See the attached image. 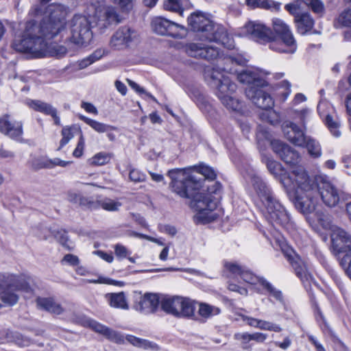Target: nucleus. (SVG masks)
Wrapping results in <instances>:
<instances>
[{
    "mask_svg": "<svg viewBox=\"0 0 351 351\" xmlns=\"http://www.w3.org/2000/svg\"><path fill=\"white\" fill-rule=\"evenodd\" d=\"M104 54V51L102 49H97L93 53H91L88 57L90 60L93 62L99 60Z\"/></svg>",
    "mask_w": 351,
    "mask_h": 351,
    "instance_id": "nucleus-64",
    "label": "nucleus"
},
{
    "mask_svg": "<svg viewBox=\"0 0 351 351\" xmlns=\"http://www.w3.org/2000/svg\"><path fill=\"white\" fill-rule=\"evenodd\" d=\"M220 312V308L217 306L206 303L199 304L198 313L203 318L208 319L212 316L219 314Z\"/></svg>",
    "mask_w": 351,
    "mask_h": 351,
    "instance_id": "nucleus-32",
    "label": "nucleus"
},
{
    "mask_svg": "<svg viewBox=\"0 0 351 351\" xmlns=\"http://www.w3.org/2000/svg\"><path fill=\"white\" fill-rule=\"evenodd\" d=\"M104 16L106 21L104 24L105 27L106 26V24L112 25L117 24L120 22L119 16L113 8H108L106 9Z\"/></svg>",
    "mask_w": 351,
    "mask_h": 351,
    "instance_id": "nucleus-35",
    "label": "nucleus"
},
{
    "mask_svg": "<svg viewBox=\"0 0 351 351\" xmlns=\"http://www.w3.org/2000/svg\"><path fill=\"white\" fill-rule=\"evenodd\" d=\"M128 82L130 86L134 90H135L137 93L140 94H145L147 96L150 97L153 101H156V99L152 94L147 93L145 90V89L141 87L137 83L130 80H128Z\"/></svg>",
    "mask_w": 351,
    "mask_h": 351,
    "instance_id": "nucleus-53",
    "label": "nucleus"
},
{
    "mask_svg": "<svg viewBox=\"0 0 351 351\" xmlns=\"http://www.w3.org/2000/svg\"><path fill=\"white\" fill-rule=\"evenodd\" d=\"M199 173L209 181H213L216 178L215 171L210 167L206 165H201L199 167Z\"/></svg>",
    "mask_w": 351,
    "mask_h": 351,
    "instance_id": "nucleus-45",
    "label": "nucleus"
},
{
    "mask_svg": "<svg viewBox=\"0 0 351 351\" xmlns=\"http://www.w3.org/2000/svg\"><path fill=\"white\" fill-rule=\"evenodd\" d=\"M28 106L35 111L43 113L45 115H49L54 108L51 104L36 99L30 100L28 102Z\"/></svg>",
    "mask_w": 351,
    "mask_h": 351,
    "instance_id": "nucleus-31",
    "label": "nucleus"
},
{
    "mask_svg": "<svg viewBox=\"0 0 351 351\" xmlns=\"http://www.w3.org/2000/svg\"><path fill=\"white\" fill-rule=\"evenodd\" d=\"M240 34L253 40L261 41L263 40V24L250 21L241 29Z\"/></svg>",
    "mask_w": 351,
    "mask_h": 351,
    "instance_id": "nucleus-25",
    "label": "nucleus"
},
{
    "mask_svg": "<svg viewBox=\"0 0 351 351\" xmlns=\"http://www.w3.org/2000/svg\"><path fill=\"white\" fill-rule=\"evenodd\" d=\"M160 304L162 311L175 317H195V306L189 298L180 296L165 298L161 300Z\"/></svg>",
    "mask_w": 351,
    "mask_h": 351,
    "instance_id": "nucleus-10",
    "label": "nucleus"
},
{
    "mask_svg": "<svg viewBox=\"0 0 351 351\" xmlns=\"http://www.w3.org/2000/svg\"><path fill=\"white\" fill-rule=\"evenodd\" d=\"M121 205L120 202L112 199H106L101 202V208L108 211H116Z\"/></svg>",
    "mask_w": 351,
    "mask_h": 351,
    "instance_id": "nucleus-46",
    "label": "nucleus"
},
{
    "mask_svg": "<svg viewBox=\"0 0 351 351\" xmlns=\"http://www.w3.org/2000/svg\"><path fill=\"white\" fill-rule=\"evenodd\" d=\"M265 207H266V214L265 217L268 221L274 226H284L289 220V217L281 204L270 195H267L266 201H265Z\"/></svg>",
    "mask_w": 351,
    "mask_h": 351,
    "instance_id": "nucleus-13",
    "label": "nucleus"
},
{
    "mask_svg": "<svg viewBox=\"0 0 351 351\" xmlns=\"http://www.w3.org/2000/svg\"><path fill=\"white\" fill-rule=\"evenodd\" d=\"M55 237L65 249L69 251H72L74 249V245L71 241L67 235V232L65 230H61L57 231L55 234Z\"/></svg>",
    "mask_w": 351,
    "mask_h": 351,
    "instance_id": "nucleus-34",
    "label": "nucleus"
},
{
    "mask_svg": "<svg viewBox=\"0 0 351 351\" xmlns=\"http://www.w3.org/2000/svg\"><path fill=\"white\" fill-rule=\"evenodd\" d=\"M230 58H231L232 62H234V63L237 64L238 65H241V66L246 64L247 62H248V59L247 58V57H245V56H243L242 54H238L236 56H231Z\"/></svg>",
    "mask_w": 351,
    "mask_h": 351,
    "instance_id": "nucleus-57",
    "label": "nucleus"
},
{
    "mask_svg": "<svg viewBox=\"0 0 351 351\" xmlns=\"http://www.w3.org/2000/svg\"><path fill=\"white\" fill-rule=\"evenodd\" d=\"M110 156L104 152H99L95 154L91 159V164L93 165H104L108 163L110 160Z\"/></svg>",
    "mask_w": 351,
    "mask_h": 351,
    "instance_id": "nucleus-40",
    "label": "nucleus"
},
{
    "mask_svg": "<svg viewBox=\"0 0 351 351\" xmlns=\"http://www.w3.org/2000/svg\"><path fill=\"white\" fill-rule=\"evenodd\" d=\"M252 183L258 195L261 197L263 195V184L261 178L253 176L252 177Z\"/></svg>",
    "mask_w": 351,
    "mask_h": 351,
    "instance_id": "nucleus-51",
    "label": "nucleus"
},
{
    "mask_svg": "<svg viewBox=\"0 0 351 351\" xmlns=\"http://www.w3.org/2000/svg\"><path fill=\"white\" fill-rule=\"evenodd\" d=\"M138 38V32L129 26L120 27L112 36L110 45L112 48L121 49Z\"/></svg>",
    "mask_w": 351,
    "mask_h": 351,
    "instance_id": "nucleus-16",
    "label": "nucleus"
},
{
    "mask_svg": "<svg viewBox=\"0 0 351 351\" xmlns=\"http://www.w3.org/2000/svg\"><path fill=\"white\" fill-rule=\"evenodd\" d=\"M159 304L160 300L157 294L145 293L140 298L136 308L145 314L152 313L156 311Z\"/></svg>",
    "mask_w": 351,
    "mask_h": 351,
    "instance_id": "nucleus-22",
    "label": "nucleus"
},
{
    "mask_svg": "<svg viewBox=\"0 0 351 351\" xmlns=\"http://www.w3.org/2000/svg\"><path fill=\"white\" fill-rule=\"evenodd\" d=\"M66 263L71 266H77L80 263V260L77 256L68 254L63 257L62 263Z\"/></svg>",
    "mask_w": 351,
    "mask_h": 351,
    "instance_id": "nucleus-55",
    "label": "nucleus"
},
{
    "mask_svg": "<svg viewBox=\"0 0 351 351\" xmlns=\"http://www.w3.org/2000/svg\"><path fill=\"white\" fill-rule=\"evenodd\" d=\"M91 23L88 18L75 14L71 21V41L79 45H87L93 38Z\"/></svg>",
    "mask_w": 351,
    "mask_h": 351,
    "instance_id": "nucleus-11",
    "label": "nucleus"
},
{
    "mask_svg": "<svg viewBox=\"0 0 351 351\" xmlns=\"http://www.w3.org/2000/svg\"><path fill=\"white\" fill-rule=\"evenodd\" d=\"M163 7L165 10L173 12H182L183 11L180 0H165Z\"/></svg>",
    "mask_w": 351,
    "mask_h": 351,
    "instance_id": "nucleus-41",
    "label": "nucleus"
},
{
    "mask_svg": "<svg viewBox=\"0 0 351 351\" xmlns=\"http://www.w3.org/2000/svg\"><path fill=\"white\" fill-rule=\"evenodd\" d=\"M265 295L271 303L279 302L283 304L282 293L272 284L265 281Z\"/></svg>",
    "mask_w": 351,
    "mask_h": 351,
    "instance_id": "nucleus-29",
    "label": "nucleus"
},
{
    "mask_svg": "<svg viewBox=\"0 0 351 351\" xmlns=\"http://www.w3.org/2000/svg\"><path fill=\"white\" fill-rule=\"evenodd\" d=\"M126 339L135 346L143 348H152V343L146 339H141L133 335H128Z\"/></svg>",
    "mask_w": 351,
    "mask_h": 351,
    "instance_id": "nucleus-39",
    "label": "nucleus"
},
{
    "mask_svg": "<svg viewBox=\"0 0 351 351\" xmlns=\"http://www.w3.org/2000/svg\"><path fill=\"white\" fill-rule=\"evenodd\" d=\"M36 303L40 309L51 313L60 315L63 312V308L60 304L56 303L51 298L38 297L36 300Z\"/></svg>",
    "mask_w": 351,
    "mask_h": 351,
    "instance_id": "nucleus-26",
    "label": "nucleus"
},
{
    "mask_svg": "<svg viewBox=\"0 0 351 351\" xmlns=\"http://www.w3.org/2000/svg\"><path fill=\"white\" fill-rule=\"evenodd\" d=\"M240 277L245 282L251 285L256 284L257 282H260L261 285H263V280L262 278H259L250 271L245 269V267L241 274Z\"/></svg>",
    "mask_w": 351,
    "mask_h": 351,
    "instance_id": "nucleus-38",
    "label": "nucleus"
},
{
    "mask_svg": "<svg viewBox=\"0 0 351 351\" xmlns=\"http://www.w3.org/2000/svg\"><path fill=\"white\" fill-rule=\"evenodd\" d=\"M186 51L189 56L195 58H202L208 61L215 60L219 56V50L217 47H206L202 43H189L186 46Z\"/></svg>",
    "mask_w": 351,
    "mask_h": 351,
    "instance_id": "nucleus-18",
    "label": "nucleus"
},
{
    "mask_svg": "<svg viewBox=\"0 0 351 351\" xmlns=\"http://www.w3.org/2000/svg\"><path fill=\"white\" fill-rule=\"evenodd\" d=\"M224 267L234 276H240L244 267L232 262L225 261L223 264Z\"/></svg>",
    "mask_w": 351,
    "mask_h": 351,
    "instance_id": "nucleus-43",
    "label": "nucleus"
},
{
    "mask_svg": "<svg viewBox=\"0 0 351 351\" xmlns=\"http://www.w3.org/2000/svg\"><path fill=\"white\" fill-rule=\"evenodd\" d=\"M282 153H280V158L283 160L286 163L290 165H295L298 162L300 159L299 154L293 150L289 145L287 147H284L282 148Z\"/></svg>",
    "mask_w": 351,
    "mask_h": 351,
    "instance_id": "nucleus-30",
    "label": "nucleus"
},
{
    "mask_svg": "<svg viewBox=\"0 0 351 351\" xmlns=\"http://www.w3.org/2000/svg\"><path fill=\"white\" fill-rule=\"evenodd\" d=\"M271 147L273 150L280 156V153H282V148L284 147H287V145L279 141H274L271 143Z\"/></svg>",
    "mask_w": 351,
    "mask_h": 351,
    "instance_id": "nucleus-58",
    "label": "nucleus"
},
{
    "mask_svg": "<svg viewBox=\"0 0 351 351\" xmlns=\"http://www.w3.org/2000/svg\"><path fill=\"white\" fill-rule=\"evenodd\" d=\"M114 253L116 256L119 259L127 258L128 255L131 254V252L121 244H117L114 246Z\"/></svg>",
    "mask_w": 351,
    "mask_h": 351,
    "instance_id": "nucleus-50",
    "label": "nucleus"
},
{
    "mask_svg": "<svg viewBox=\"0 0 351 351\" xmlns=\"http://www.w3.org/2000/svg\"><path fill=\"white\" fill-rule=\"evenodd\" d=\"M69 163H70L69 161L62 160L58 158H55L53 159H49L50 169H51L56 166L66 167Z\"/></svg>",
    "mask_w": 351,
    "mask_h": 351,
    "instance_id": "nucleus-62",
    "label": "nucleus"
},
{
    "mask_svg": "<svg viewBox=\"0 0 351 351\" xmlns=\"http://www.w3.org/2000/svg\"><path fill=\"white\" fill-rule=\"evenodd\" d=\"M90 126L96 132L99 133L108 132L111 130H117L116 126L108 125L104 123L99 122L96 120L93 119Z\"/></svg>",
    "mask_w": 351,
    "mask_h": 351,
    "instance_id": "nucleus-37",
    "label": "nucleus"
},
{
    "mask_svg": "<svg viewBox=\"0 0 351 351\" xmlns=\"http://www.w3.org/2000/svg\"><path fill=\"white\" fill-rule=\"evenodd\" d=\"M64 29V22L60 19H54L53 13L43 18L39 24L31 20L26 23L22 38L14 41L13 48L19 52L43 57L49 48V41Z\"/></svg>",
    "mask_w": 351,
    "mask_h": 351,
    "instance_id": "nucleus-3",
    "label": "nucleus"
},
{
    "mask_svg": "<svg viewBox=\"0 0 351 351\" xmlns=\"http://www.w3.org/2000/svg\"><path fill=\"white\" fill-rule=\"evenodd\" d=\"M257 147L259 149L261 157H263L262 149L263 147V128L261 125H258L257 132L256 134Z\"/></svg>",
    "mask_w": 351,
    "mask_h": 351,
    "instance_id": "nucleus-54",
    "label": "nucleus"
},
{
    "mask_svg": "<svg viewBox=\"0 0 351 351\" xmlns=\"http://www.w3.org/2000/svg\"><path fill=\"white\" fill-rule=\"evenodd\" d=\"M94 254L99 256L101 258L106 261L108 263H112L113 261V256L111 254L106 253L101 250H97L93 252Z\"/></svg>",
    "mask_w": 351,
    "mask_h": 351,
    "instance_id": "nucleus-63",
    "label": "nucleus"
},
{
    "mask_svg": "<svg viewBox=\"0 0 351 351\" xmlns=\"http://www.w3.org/2000/svg\"><path fill=\"white\" fill-rule=\"evenodd\" d=\"M282 183L287 188L295 189V207L306 217L314 215L319 219L320 199L329 208L337 206L343 199V193L330 182L315 179L302 167H295L288 176L282 178Z\"/></svg>",
    "mask_w": 351,
    "mask_h": 351,
    "instance_id": "nucleus-1",
    "label": "nucleus"
},
{
    "mask_svg": "<svg viewBox=\"0 0 351 351\" xmlns=\"http://www.w3.org/2000/svg\"><path fill=\"white\" fill-rule=\"evenodd\" d=\"M205 79L210 88L215 90V94L223 106L232 111H239L242 108L240 101L230 95L237 89V85L232 82L228 76L213 69L206 72Z\"/></svg>",
    "mask_w": 351,
    "mask_h": 351,
    "instance_id": "nucleus-5",
    "label": "nucleus"
},
{
    "mask_svg": "<svg viewBox=\"0 0 351 351\" xmlns=\"http://www.w3.org/2000/svg\"><path fill=\"white\" fill-rule=\"evenodd\" d=\"M234 337L235 339L241 341L243 345L247 344L252 340H255L258 342L263 341V335L258 332L253 334H249L247 332L236 333Z\"/></svg>",
    "mask_w": 351,
    "mask_h": 351,
    "instance_id": "nucleus-33",
    "label": "nucleus"
},
{
    "mask_svg": "<svg viewBox=\"0 0 351 351\" xmlns=\"http://www.w3.org/2000/svg\"><path fill=\"white\" fill-rule=\"evenodd\" d=\"M187 22L191 30L197 33V36L200 40L214 42L228 49L234 48V38L227 29L210 20L204 13H192L188 17Z\"/></svg>",
    "mask_w": 351,
    "mask_h": 351,
    "instance_id": "nucleus-4",
    "label": "nucleus"
},
{
    "mask_svg": "<svg viewBox=\"0 0 351 351\" xmlns=\"http://www.w3.org/2000/svg\"><path fill=\"white\" fill-rule=\"evenodd\" d=\"M129 178L132 182H142L145 180L146 176L141 171L133 169L130 171Z\"/></svg>",
    "mask_w": 351,
    "mask_h": 351,
    "instance_id": "nucleus-47",
    "label": "nucleus"
},
{
    "mask_svg": "<svg viewBox=\"0 0 351 351\" xmlns=\"http://www.w3.org/2000/svg\"><path fill=\"white\" fill-rule=\"evenodd\" d=\"M269 171L275 176L280 175L282 171L281 165L277 162H269L267 164Z\"/></svg>",
    "mask_w": 351,
    "mask_h": 351,
    "instance_id": "nucleus-56",
    "label": "nucleus"
},
{
    "mask_svg": "<svg viewBox=\"0 0 351 351\" xmlns=\"http://www.w3.org/2000/svg\"><path fill=\"white\" fill-rule=\"evenodd\" d=\"M304 2L311 8L313 12L322 13L324 10V5L319 0H303Z\"/></svg>",
    "mask_w": 351,
    "mask_h": 351,
    "instance_id": "nucleus-49",
    "label": "nucleus"
},
{
    "mask_svg": "<svg viewBox=\"0 0 351 351\" xmlns=\"http://www.w3.org/2000/svg\"><path fill=\"white\" fill-rule=\"evenodd\" d=\"M332 247L337 253L345 252L341 265L351 278V236L339 227H333L331 232Z\"/></svg>",
    "mask_w": 351,
    "mask_h": 351,
    "instance_id": "nucleus-9",
    "label": "nucleus"
},
{
    "mask_svg": "<svg viewBox=\"0 0 351 351\" xmlns=\"http://www.w3.org/2000/svg\"><path fill=\"white\" fill-rule=\"evenodd\" d=\"M317 110L332 135L339 137L341 134L339 130L340 122L332 105L326 101H320L317 106Z\"/></svg>",
    "mask_w": 351,
    "mask_h": 351,
    "instance_id": "nucleus-15",
    "label": "nucleus"
},
{
    "mask_svg": "<svg viewBox=\"0 0 351 351\" xmlns=\"http://www.w3.org/2000/svg\"><path fill=\"white\" fill-rule=\"evenodd\" d=\"M272 24L274 29L276 32L274 34L276 36L277 34L281 36L290 31L289 27L279 19H274L273 20Z\"/></svg>",
    "mask_w": 351,
    "mask_h": 351,
    "instance_id": "nucleus-42",
    "label": "nucleus"
},
{
    "mask_svg": "<svg viewBox=\"0 0 351 351\" xmlns=\"http://www.w3.org/2000/svg\"><path fill=\"white\" fill-rule=\"evenodd\" d=\"M85 324L93 331L104 335L110 341L116 343H121L123 341V337L119 332L99 323L94 319H86Z\"/></svg>",
    "mask_w": 351,
    "mask_h": 351,
    "instance_id": "nucleus-19",
    "label": "nucleus"
},
{
    "mask_svg": "<svg viewBox=\"0 0 351 351\" xmlns=\"http://www.w3.org/2000/svg\"><path fill=\"white\" fill-rule=\"evenodd\" d=\"M240 316L241 317L242 321L245 322L249 326L260 328H263V323L262 320L248 317L244 315H241Z\"/></svg>",
    "mask_w": 351,
    "mask_h": 351,
    "instance_id": "nucleus-52",
    "label": "nucleus"
},
{
    "mask_svg": "<svg viewBox=\"0 0 351 351\" xmlns=\"http://www.w3.org/2000/svg\"><path fill=\"white\" fill-rule=\"evenodd\" d=\"M280 3L275 2L272 0H265V9H269L272 11H278L280 10Z\"/></svg>",
    "mask_w": 351,
    "mask_h": 351,
    "instance_id": "nucleus-59",
    "label": "nucleus"
},
{
    "mask_svg": "<svg viewBox=\"0 0 351 351\" xmlns=\"http://www.w3.org/2000/svg\"><path fill=\"white\" fill-rule=\"evenodd\" d=\"M31 168L35 171L41 169H50L49 158L46 157L34 158L30 162Z\"/></svg>",
    "mask_w": 351,
    "mask_h": 351,
    "instance_id": "nucleus-36",
    "label": "nucleus"
},
{
    "mask_svg": "<svg viewBox=\"0 0 351 351\" xmlns=\"http://www.w3.org/2000/svg\"><path fill=\"white\" fill-rule=\"evenodd\" d=\"M61 134L62 136V139L60 142V146L58 148V150H60L64 146H65L71 139L73 138V134L71 132V127H64L62 128L61 131Z\"/></svg>",
    "mask_w": 351,
    "mask_h": 351,
    "instance_id": "nucleus-44",
    "label": "nucleus"
},
{
    "mask_svg": "<svg viewBox=\"0 0 351 351\" xmlns=\"http://www.w3.org/2000/svg\"><path fill=\"white\" fill-rule=\"evenodd\" d=\"M269 75H271V73L265 71V76H267V77L265 78V81L267 82L269 84H270L271 86L274 87V89L271 92H267V93H266V95L267 96L271 95L273 97H277L279 95V93L277 92V90H278V88L281 87L282 88H284V91H285L282 93V95H284L283 99H285L286 98H287V97H289V95L291 93V85L289 81L283 80L280 83H279L278 84H275V85H273L271 84L272 79L280 80L284 77L285 73H276L272 75V77H269Z\"/></svg>",
    "mask_w": 351,
    "mask_h": 351,
    "instance_id": "nucleus-21",
    "label": "nucleus"
},
{
    "mask_svg": "<svg viewBox=\"0 0 351 351\" xmlns=\"http://www.w3.org/2000/svg\"><path fill=\"white\" fill-rule=\"evenodd\" d=\"M0 132L10 138L22 143L23 123L21 121H10V115L4 114L0 117Z\"/></svg>",
    "mask_w": 351,
    "mask_h": 351,
    "instance_id": "nucleus-17",
    "label": "nucleus"
},
{
    "mask_svg": "<svg viewBox=\"0 0 351 351\" xmlns=\"http://www.w3.org/2000/svg\"><path fill=\"white\" fill-rule=\"evenodd\" d=\"M106 298L111 307L128 310L129 305L124 292L110 293L106 295Z\"/></svg>",
    "mask_w": 351,
    "mask_h": 351,
    "instance_id": "nucleus-27",
    "label": "nucleus"
},
{
    "mask_svg": "<svg viewBox=\"0 0 351 351\" xmlns=\"http://www.w3.org/2000/svg\"><path fill=\"white\" fill-rule=\"evenodd\" d=\"M81 107L84 108L87 112L92 113L93 114H97L98 111L93 104L91 103L82 101Z\"/></svg>",
    "mask_w": 351,
    "mask_h": 351,
    "instance_id": "nucleus-60",
    "label": "nucleus"
},
{
    "mask_svg": "<svg viewBox=\"0 0 351 351\" xmlns=\"http://www.w3.org/2000/svg\"><path fill=\"white\" fill-rule=\"evenodd\" d=\"M112 1L119 5L122 10H128L132 8V0H112Z\"/></svg>",
    "mask_w": 351,
    "mask_h": 351,
    "instance_id": "nucleus-61",
    "label": "nucleus"
},
{
    "mask_svg": "<svg viewBox=\"0 0 351 351\" xmlns=\"http://www.w3.org/2000/svg\"><path fill=\"white\" fill-rule=\"evenodd\" d=\"M300 0H295L290 3L286 4L285 8L287 12L295 17L297 15H300L298 12L300 9Z\"/></svg>",
    "mask_w": 351,
    "mask_h": 351,
    "instance_id": "nucleus-48",
    "label": "nucleus"
},
{
    "mask_svg": "<svg viewBox=\"0 0 351 351\" xmlns=\"http://www.w3.org/2000/svg\"><path fill=\"white\" fill-rule=\"evenodd\" d=\"M66 199L74 205L89 209L97 208L99 204V202L94 201L92 197H85L81 193L75 191L67 192Z\"/></svg>",
    "mask_w": 351,
    "mask_h": 351,
    "instance_id": "nucleus-24",
    "label": "nucleus"
},
{
    "mask_svg": "<svg viewBox=\"0 0 351 351\" xmlns=\"http://www.w3.org/2000/svg\"><path fill=\"white\" fill-rule=\"evenodd\" d=\"M298 31L301 34H305L313 27L314 21L307 13L297 15L295 19Z\"/></svg>",
    "mask_w": 351,
    "mask_h": 351,
    "instance_id": "nucleus-28",
    "label": "nucleus"
},
{
    "mask_svg": "<svg viewBox=\"0 0 351 351\" xmlns=\"http://www.w3.org/2000/svg\"><path fill=\"white\" fill-rule=\"evenodd\" d=\"M282 132L285 138L291 143L299 147H305L308 154L315 158L322 154L319 143L311 136L304 135V132L294 123L287 121L282 123Z\"/></svg>",
    "mask_w": 351,
    "mask_h": 351,
    "instance_id": "nucleus-7",
    "label": "nucleus"
},
{
    "mask_svg": "<svg viewBox=\"0 0 351 351\" xmlns=\"http://www.w3.org/2000/svg\"><path fill=\"white\" fill-rule=\"evenodd\" d=\"M239 81L247 84L245 88L246 97L260 109H263V79L261 72L246 69L237 75Z\"/></svg>",
    "mask_w": 351,
    "mask_h": 351,
    "instance_id": "nucleus-8",
    "label": "nucleus"
},
{
    "mask_svg": "<svg viewBox=\"0 0 351 351\" xmlns=\"http://www.w3.org/2000/svg\"><path fill=\"white\" fill-rule=\"evenodd\" d=\"M151 25L153 31L156 34L173 38H180L182 37L180 32H186L184 26L162 16L154 18L151 23Z\"/></svg>",
    "mask_w": 351,
    "mask_h": 351,
    "instance_id": "nucleus-14",
    "label": "nucleus"
},
{
    "mask_svg": "<svg viewBox=\"0 0 351 351\" xmlns=\"http://www.w3.org/2000/svg\"><path fill=\"white\" fill-rule=\"evenodd\" d=\"M274 87L265 81V119L271 125L278 124L280 122V116L278 112L272 109L274 106V97L271 95L267 96V92H271Z\"/></svg>",
    "mask_w": 351,
    "mask_h": 351,
    "instance_id": "nucleus-20",
    "label": "nucleus"
},
{
    "mask_svg": "<svg viewBox=\"0 0 351 351\" xmlns=\"http://www.w3.org/2000/svg\"><path fill=\"white\" fill-rule=\"evenodd\" d=\"M281 40L277 39L276 35L269 29L265 27V45L278 52L293 53L297 49L296 41L291 31L280 36Z\"/></svg>",
    "mask_w": 351,
    "mask_h": 351,
    "instance_id": "nucleus-12",
    "label": "nucleus"
},
{
    "mask_svg": "<svg viewBox=\"0 0 351 351\" xmlns=\"http://www.w3.org/2000/svg\"><path fill=\"white\" fill-rule=\"evenodd\" d=\"M167 175L171 179V191L180 197L191 199V206L197 212L194 217L197 223L206 224L219 218V214L214 211L221 197V184L219 182L207 185V193H199L202 182L195 175H189L181 169H171Z\"/></svg>",
    "mask_w": 351,
    "mask_h": 351,
    "instance_id": "nucleus-2",
    "label": "nucleus"
},
{
    "mask_svg": "<svg viewBox=\"0 0 351 351\" xmlns=\"http://www.w3.org/2000/svg\"><path fill=\"white\" fill-rule=\"evenodd\" d=\"M282 250L294 269L297 276L300 278L306 277V266L298 255L291 248L287 246L282 247Z\"/></svg>",
    "mask_w": 351,
    "mask_h": 351,
    "instance_id": "nucleus-23",
    "label": "nucleus"
},
{
    "mask_svg": "<svg viewBox=\"0 0 351 351\" xmlns=\"http://www.w3.org/2000/svg\"><path fill=\"white\" fill-rule=\"evenodd\" d=\"M29 284L25 275L0 273V299L5 304L13 306L19 299L18 291H28Z\"/></svg>",
    "mask_w": 351,
    "mask_h": 351,
    "instance_id": "nucleus-6",
    "label": "nucleus"
}]
</instances>
